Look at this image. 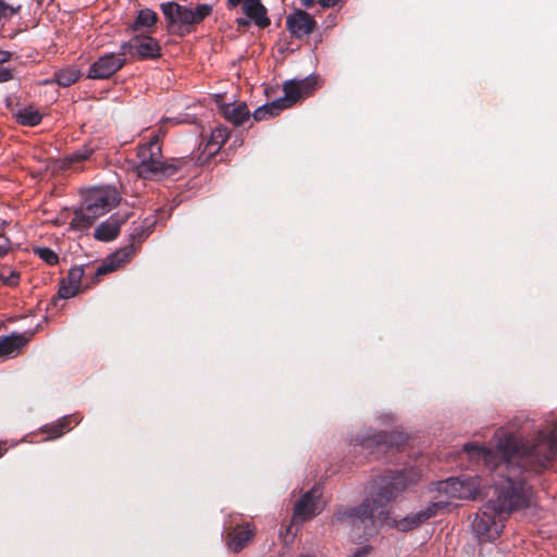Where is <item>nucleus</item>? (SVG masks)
Here are the masks:
<instances>
[{
	"label": "nucleus",
	"mask_w": 557,
	"mask_h": 557,
	"mask_svg": "<svg viewBox=\"0 0 557 557\" xmlns=\"http://www.w3.org/2000/svg\"><path fill=\"white\" fill-rule=\"evenodd\" d=\"M463 451L498 476L495 498L476 513L472 523L478 537L490 542L499 534L497 515H510L531 505L534 481L550 468L557 456V425L540 431L533 441L508 433L498 440L496 449L468 443Z\"/></svg>",
	"instance_id": "nucleus-1"
},
{
	"label": "nucleus",
	"mask_w": 557,
	"mask_h": 557,
	"mask_svg": "<svg viewBox=\"0 0 557 557\" xmlns=\"http://www.w3.org/2000/svg\"><path fill=\"white\" fill-rule=\"evenodd\" d=\"M417 480L412 470L388 471L373 482L370 496L360 505L337 506L332 522L350 527L357 537L368 540L379 532L381 525L391 524L389 504Z\"/></svg>",
	"instance_id": "nucleus-2"
},
{
	"label": "nucleus",
	"mask_w": 557,
	"mask_h": 557,
	"mask_svg": "<svg viewBox=\"0 0 557 557\" xmlns=\"http://www.w3.org/2000/svg\"><path fill=\"white\" fill-rule=\"evenodd\" d=\"M137 158V171L144 178L172 177L193 161L189 157L163 160L161 134H156L148 143L139 145Z\"/></svg>",
	"instance_id": "nucleus-3"
},
{
	"label": "nucleus",
	"mask_w": 557,
	"mask_h": 557,
	"mask_svg": "<svg viewBox=\"0 0 557 557\" xmlns=\"http://www.w3.org/2000/svg\"><path fill=\"white\" fill-rule=\"evenodd\" d=\"M160 8L168 29L180 36L190 33L193 26L200 24L212 13V5L208 3L197 4L195 10L176 2L161 3Z\"/></svg>",
	"instance_id": "nucleus-4"
},
{
	"label": "nucleus",
	"mask_w": 557,
	"mask_h": 557,
	"mask_svg": "<svg viewBox=\"0 0 557 557\" xmlns=\"http://www.w3.org/2000/svg\"><path fill=\"white\" fill-rule=\"evenodd\" d=\"M153 223H146L137 226L129 235V245L115 251L106 258L102 263L95 271V280L98 281L100 276L112 273L120 269L123 264L127 263L132 256L135 253V244H141L147 236L152 232Z\"/></svg>",
	"instance_id": "nucleus-5"
},
{
	"label": "nucleus",
	"mask_w": 557,
	"mask_h": 557,
	"mask_svg": "<svg viewBox=\"0 0 557 557\" xmlns=\"http://www.w3.org/2000/svg\"><path fill=\"white\" fill-rule=\"evenodd\" d=\"M481 479L478 475L463 474L436 483V490L449 498L475 499L481 493Z\"/></svg>",
	"instance_id": "nucleus-6"
},
{
	"label": "nucleus",
	"mask_w": 557,
	"mask_h": 557,
	"mask_svg": "<svg viewBox=\"0 0 557 557\" xmlns=\"http://www.w3.org/2000/svg\"><path fill=\"white\" fill-rule=\"evenodd\" d=\"M407 443V437L399 432H381L372 436L363 438L360 447L367 450L369 455L379 458L382 454H386L389 449H400Z\"/></svg>",
	"instance_id": "nucleus-7"
},
{
	"label": "nucleus",
	"mask_w": 557,
	"mask_h": 557,
	"mask_svg": "<svg viewBox=\"0 0 557 557\" xmlns=\"http://www.w3.org/2000/svg\"><path fill=\"white\" fill-rule=\"evenodd\" d=\"M121 54L153 60L160 58L161 47L151 36H135L121 45Z\"/></svg>",
	"instance_id": "nucleus-8"
},
{
	"label": "nucleus",
	"mask_w": 557,
	"mask_h": 557,
	"mask_svg": "<svg viewBox=\"0 0 557 557\" xmlns=\"http://www.w3.org/2000/svg\"><path fill=\"white\" fill-rule=\"evenodd\" d=\"M317 81L311 77H306L300 81L289 79L283 84L284 97L278 98L277 101L283 109H287L302 99L309 97L314 90Z\"/></svg>",
	"instance_id": "nucleus-9"
},
{
	"label": "nucleus",
	"mask_w": 557,
	"mask_h": 557,
	"mask_svg": "<svg viewBox=\"0 0 557 557\" xmlns=\"http://www.w3.org/2000/svg\"><path fill=\"white\" fill-rule=\"evenodd\" d=\"M126 63V55L119 53H107L95 61L88 71L90 79H108L119 72Z\"/></svg>",
	"instance_id": "nucleus-10"
},
{
	"label": "nucleus",
	"mask_w": 557,
	"mask_h": 557,
	"mask_svg": "<svg viewBox=\"0 0 557 557\" xmlns=\"http://www.w3.org/2000/svg\"><path fill=\"white\" fill-rule=\"evenodd\" d=\"M242 4L243 13L260 28H265L271 24L268 16V9L261 0H226V7L233 10Z\"/></svg>",
	"instance_id": "nucleus-11"
},
{
	"label": "nucleus",
	"mask_w": 557,
	"mask_h": 557,
	"mask_svg": "<svg viewBox=\"0 0 557 557\" xmlns=\"http://www.w3.org/2000/svg\"><path fill=\"white\" fill-rule=\"evenodd\" d=\"M321 496L322 491L317 485L306 492L294 505V520L305 522L315 517L319 513L317 506Z\"/></svg>",
	"instance_id": "nucleus-12"
},
{
	"label": "nucleus",
	"mask_w": 557,
	"mask_h": 557,
	"mask_svg": "<svg viewBox=\"0 0 557 557\" xmlns=\"http://www.w3.org/2000/svg\"><path fill=\"white\" fill-rule=\"evenodd\" d=\"M98 150V146L89 141L76 149L72 153L66 154L58 160L60 170L83 171L85 162L90 161L94 153Z\"/></svg>",
	"instance_id": "nucleus-13"
},
{
	"label": "nucleus",
	"mask_w": 557,
	"mask_h": 557,
	"mask_svg": "<svg viewBox=\"0 0 557 557\" xmlns=\"http://www.w3.org/2000/svg\"><path fill=\"white\" fill-rule=\"evenodd\" d=\"M286 27L294 37L300 39L315 29L317 22L308 12L297 9L286 17Z\"/></svg>",
	"instance_id": "nucleus-14"
},
{
	"label": "nucleus",
	"mask_w": 557,
	"mask_h": 557,
	"mask_svg": "<svg viewBox=\"0 0 557 557\" xmlns=\"http://www.w3.org/2000/svg\"><path fill=\"white\" fill-rule=\"evenodd\" d=\"M84 203L96 213L102 216L109 212L116 203V196L114 193L106 189H95L90 191L85 198Z\"/></svg>",
	"instance_id": "nucleus-15"
},
{
	"label": "nucleus",
	"mask_w": 557,
	"mask_h": 557,
	"mask_svg": "<svg viewBox=\"0 0 557 557\" xmlns=\"http://www.w3.org/2000/svg\"><path fill=\"white\" fill-rule=\"evenodd\" d=\"M446 505L444 502L432 503L426 509L410 513L399 521H393V524L403 532L418 528L422 522L435 516L440 508Z\"/></svg>",
	"instance_id": "nucleus-16"
},
{
	"label": "nucleus",
	"mask_w": 557,
	"mask_h": 557,
	"mask_svg": "<svg viewBox=\"0 0 557 557\" xmlns=\"http://www.w3.org/2000/svg\"><path fill=\"white\" fill-rule=\"evenodd\" d=\"M256 534L253 524L246 522L237 524L226 535V544L228 548L234 552H240L252 540Z\"/></svg>",
	"instance_id": "nucleus-17"
},
{
	"label": "nucleus",
	"mask_w": 557,
	"mask_h": 557,
	"mask_svg": "<svg viewBox=\"0 0 557 557\" xmlns=\"http://www.w3.org/2000/svg\"><path fill=\"white\" fill-rule=\"evenodd\" d=\"M128 215L120 218L111 215L107 221L100 223L95 230V238L100 242H111L120 234L121 226L127 221Z\"/></svg>",
	"instance_id": "nucleus-18"
},
{
	"label": "nucleus",
	"mask_w": 557,
	"mask_h": 557,
	"mask_svg": "<svg viewBox=\"0 0 557 557\" xmlns=\"http://www.w3.org/2000/svg\"><path fill=\"white\" fill-rule=\"evenodd\" d=\"M30 335L12 333L10 335L0 336V357H9L18 354L21 349L27 345Z\"/></svg>",
	"instance_id": "nucleus-19"
},
{
	"label": "nucleus",
	"mask_w": 557,
	"mask_h": 557,
	"mask_svg": "<svg viewBox=\"0 0 557 557\" xmlns=\"http://www.w3.org/2000/svg\"><path fill=\"white\" fill-rule=\"evenodd\" d=\"M221 113L234 126H240L250 116V112L244 102L224 104L221 107Z\"/></svg>",
	"instance_id": "nucleus-20"
},
{
	"label": "nucleus",
	"mask_w": 557,
	"mask_h": 557,
	"mask_svg": "<svg viewBox=\"0 0 557 557\" xmlns=\"http://www.w3.org/2000/svg\"><path fill=\"white\" fill-rule=\"evenodd\" d=\"M230 134L231 132L226 126H216L214 129H212L211 136L205 146L203 152H207L209 157L218 153L230 138Z\"/></svg>",
	"instance_id": "nucleus-21"
},
{
	"label": "nucleus",
	"mask_w": 557,
	"mask_h": 557,
	"mask_svg": "<svg viewBox=\"0 0 557 557\" xmlns=\"http://www.w3.org/2000/svg\"><path fill=\"white\" fill-rule=\"evenodd\" d=\"M84 203L79 209L74 211L71 226L74 230L85 231L88 230L98 219L96 213Z\"/></svg>",
	"instance_id": "nucleus-22"
},
{
	"label": "nucleus",
	"mask_w": 557,
	"mask_h": 557,
	"mask_svg": "<svg viewBox=\"0 0 557 557\" xmlns=\"http://www.w3.org/2000/svg\"><path fill=\"white\" fill-rule=\"evenodd\" d=\"M75 420L74 416H64L55 423L47 424L42 428V432L47 433V438L54 440L62 436L66 431L71 430V424Z\"/></svg>",
	"instance_id": "nucleus-23"
},
{
	"label": "nucleus",
	"mask_w": 557,
	"mask_h": 557,
	"mask_svg": "<svg viewBox=\"0 0 557 557\" xmlns=\"http://www.w3.org/2000/svg\"><path fill=\"white\" fill-rule=\"evenodd\" d=\"M15 117L18 124L29 127L37 126L42 121V114L32 107L20 110L17 113H15Z\"/></svg>",
	"instance_id": "nucleus-24"
},
{
	"label": "nucleus",
	"mask_w": 557,
	"mask_h": 557,
	"mask_svg": "<svg viewBox=\"0 0 557 557\" xmlns=\"http://www.w3.org/2000/svg\"><path fill=\"white\" fill-rule=\"evenodd\" d=\"M283 110V106L276 99L256 109L252 116L255 121L260 122L278 115Z\"/></svg>",
	"instance_id": "nucleus-25"
},
{
	"label": "nucleus",
	"mask_w": 557,
	"mask_h": 557,
	"mask_svg": "<svg viewBox=\"0 0 557 557\" xmlns=\"http://www.w3.org/2000/svg\"><path fill=\"white\" fill-rule=\"evenodd\" d=\"M158 21V15L150 9H144L138 12L135 22L132 25L133 30H139L141 28H148L154 26Z\"/></svg>",
	"instance_id": "nucleus-26"
},
{
	"label": "nucleus",
	"mask_w": 557,
	"mask_h": 557,
	"mask_svg": "<svg viewBox=\"0 0 557 557\" xmlns=\"http://www.w3.org/2000/svg\"><path fill=\"white\" fill-rule=\"evenodd\" d=\"M81 76V72L74 67L63 69L54 73V82L62 87H70L75 84Z\"/></svg>",
	"instance_id": "nucleus-27"
},
{
	"label": "nucleus",
	"mask_w": 557,
	"mask_h": 557,
	"mask_svg": "<svg viewBox=\"0 0 557 557\" xmlns=\"http://www.w3.org/2000/svg\"><path fill=\"white\" fill-rule=\"evenodd\" d=\"M81 290L82 289L78 288V285L65 283L61 280L58 294L51 299L50 306H57V302L60 299H70L75 297Z\"/></svg>",
	"instance_id": "nucleus-28"
},
{
	"label": "nucleus",
	"mask_w": 557,
	"mask_h": 557,
	"mask_svg": "<svg viewBox=\"0 0 557 557\" xmlns=\"http://www.w3.org/2000/svg\"><path fill=\"white\" fill-rule=\"evenodd\" d=\"M36 255L49 265H55L59 262V256L48 247H38Z\"/></svg>",
	"instance_id": "nucleus-29"
},
{
	"label": "nucleus",
	"mask_w": 557,
	"mask_h": 557,
	"mask_svg": "<svg viewBox=\"0 0 557 557\" xmlns=\"http://www.w3.org/2000/svg\"><path fill=\"white\" fill-rule=\"evenodd\" d=\"M84 276V269L82 267L72 268L66 277L62 278L65 283H70L73 285H78V288L82 289V278Z\"/></svg>",
	"instance_id": "nucleus-30"
},
{
	"label": "nucleus",
	"mask_w": 557,
	"mask_h": 557,
	"mask_svg": "<svg viewBox=\"0 0 557 557\" xmlns=\"http://www.w3.org/2000/svg\"><path fill=\"white\" fill-rule=\"evenodd\" d=\"M0 18H10L17 14L21 9V5L14 8L5 3L3 0H0Z\"/></svg>",
	"instance_id": "nucleus-31"
},
{
	"label": "nucleus",
	"mask_w": 557,
	"mask_h": 557,
	"mask_svg": "<svg viewBox=\"0 0 557 557\" xmlns=\"http://www.w3.org/2000/svg\"><path fill=\"white\" fill-rule=\"evenodd\" d=\"M0 280L3 282V284L13 287V286L18 285L20 273L16 271H9L8 274L1 273Z\"/></svg>",
	"instance_id": "nucleus-32"
},
{
	"label": "nucleus",
	"mask_w": 557,
	"mask_h": 557,
	"mask_svg": "<svg viewBox=\"0 0 557 557\" xmlns=\"http://www.w3.org/2000/svg\"><path fill=\"white\" fill-rule=\"evenodd\" d=\"M11 249V242L9 238L0 235V258L8 255Z\"/></svg>",
	"instance_id": "nucleus-33"
},
{
	"label": "nucleus",
	"mask_w": 557,
	"mask_h": 557,
	"mask_svg": "<svg viewBox=\"0 0 557 557\" xmlns=\"http://www.w3.org/2000/svg\"><path fill=\"white\" fill-rule=\"evenodd\" d=\"M372 552V546L364 545L362 547L357 548L350 557H367Z\"/></svg>",
	"instance_id": "nucleus-34"
},
{
	"label": "nucleus",
	"mask_w": 557,
	"mask_h": 557,
	"mask_svg": "<svg viewBox=\"0 0 557 557\" xmlns=\"http://www.w3.org/2000/svg\"><path fill=\"white\" fill-rule=\"evenodd\" d=\"M13 78L12 71L7 67H0V83L9 82Z\"/></svg>",
	"instance_id": "nucleus-35"
},
{
	"label": "nucleus",
	"mask_w": 557,
	"mask_h": 557,
	"mask_svg": "<svg viewBox=\"0 0 557 557\" xmlns=\"http://www.w3.org/2000/svg\"><path fill=\"white\" fill-rule=\"evenodd\" d=\"M341 0H318V3L325 9L335 7Z\"/></svg>",
	"instance_id": "nucleus-36"
},
{
	"label": "nucleus",
	"mask_w": 557,
	"mask_h": 557,
	"mask_svg": "<svg viewBox=\"0 0 557 557\" xmlns=\"http://www.w3.org/2000/svg\"><path fill=\"white\" fill-rule=\"evenodd\" d=\"M11 58H12V52L5 51V50H0V64L9 62L11 60Z\"/></svg>",
	"instance_id": "nucleus-37"
},
{
	"label": "nucleus",
	"mask_w": 557,
	"mask_h": 557,
	"mask_svg": "<svg viewBox=\"0 0 557 557\" xmlns=\"http://www.w3.org/2000/svg\"><path fill=\"white\" fill-rule=\"evenodd\" d=\"M236 23H237L238 26L245 27V26L249 25V18L247 20V18L240 17V18L236 20Z\"/></svg>",
	"instance_id": "nucleus-38"
},
{
	"label": "nucleus",
	"mask_w": 557,
	"mask_h": 557,
	"mask_svg": "<svg viewBox=\"0 0 557 557\" xmlns=\"http://www.w3.org/2000/svg\"><path fill=\"white\" fill-rule=\"evenodd\" d=\"M300 3L305 7V8H312L315 3V0H300Z\"/></svg>",
	"instance_id": "nucleus-39"
},
{
	"label": "nucleus",
	"mask_w": 557,
	"mask_h": 557,
	"mask_svg": "<svg viewBox=\"0 0 557 557\" xmlns=\"http://www.w3.org/2000/svg\"><path fill=\"white\" fill-rule=\"evenodd\" d=\"M4 450L5 449L0 445V457L3 455Z\"/></svg>",
	"instance_id": "nucleus-40"
}]
</instances>
